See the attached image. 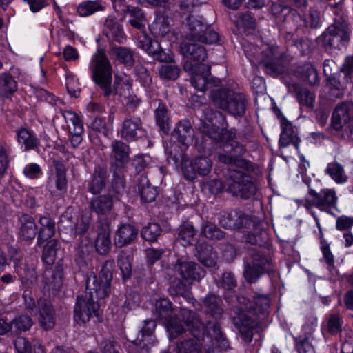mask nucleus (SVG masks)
Returning <instances> with one entry per match:
<instances>
[{
	"label": "nucleus",
	"mask_w": 353,
	"mask_h": 353,
	"mask_svg": "<svg viewBox=\"0 0 353 353\" xmlns=\"http://www.w3.org/2000/svg\"><path fill=\"white\" fill-rule=\"evenodd\" d=\"M40 228L38 233L37 244L41 245L48 241L55 234V222L49 216H42L39 219Z\"/></svg>",
	"instance_id": "nucleus-30"
},
{
	"label": "nucleus",
	"mask_w": 353,
	"mask_h": 353,
	"mask_svg": "<svg viewBox=\"0 0 353 353\" xmlns=\"http://www.w3.org/2000/svg\"><path fill=\"white\" fill-rule=\"evenodd\" d=\"M155 327L153 321H145V325L140 330L137 338L132 340L133 343L148 352L149 346L152 344V334Z\"/></svg>",
	"instance_id": "nucleus-26"
},
{
	"label": "nucleus",
	"mask_w": 353,
	"mask_h": 353,
	"mask_svg": "<svg viewBox=\"0 0 353 353\" xmlns=\"http://www.w3.org/2000/svg\"><path fill=\"white\" fill-rule=\"evenodd\" d=\"M90 215L83 214L81 219L71 209H68L61 216L59 223V230L71 236L83 234L89 229Z\"/></svg>",
	"instance_id": "nucleus-11"
},
{
	"label": "nucleus",
	"mask_w": 353,
	"mask_h": 353,
	"mask_svg": "<svg viewBox=\"0 0 353 353\" xmlns=\"http://www.w3.org/2000/svg\"><path fill=\"white\" fill-rule=\"evenodd\" d=\"M17 141L24 148V150H31L38 148L39 139L35 133L27 128H21L17 130Z\"/></svg>",
	"instance_id": "nucleus-29"
},
{
	"label": "nucleus",
	"mask_w": 353,
	"mask_h": 353,
	"mask_svg": "<svg viewBox=\"0 0 353 353\" xmlns=\"http://www.w3.org/2000/svg\"><path fill=\"white\" fill-rule=\"evenodd\" d=\"M125 16H129V23L134 28L142 30L145 28V18L141 10L137 7L128 6L124 10Z\"/></svg>",
	"instance_id": "nucleus-36"
},
{
	"label": "nucleus",
	"mask_w": 353,
	"mask_h": 353,
	"mask_svg": "<svg viewBox=\"0 0 353 353\" xmlns=\"http://www.w3.org/2000/svg\"><path fill=\"white\" fill-rule=\"evenodd\" d=\"M181 52L188 59L184 70L191 74V83L196 90L203 92L210 86L220 83L219 79L210 77V66L201 63L207 58L204 47L184 41L181 44Z\"/></svg>",
	"instance_id": "nucleus-2"
},
{
	"label": "nucleus",
	"mask_w": 353,
	"mask_h": 353,
	"mask_svg": "<svg viewBox=\"0 0 353 353\" xmlns=\"http://www.w3.org/2000/svg\"><path fill=\"white\" fill-rule=\"evenodd\" d=\"M137 186L143 201L148 203L154 201L157 192L154 187L151 186L146 176L141 174L139 176Z\"/></svg>",
	"instance_id": "nucleus-34"
},
{
	"label": "nucleus",
	"mask_w": 353,
	"mask_h": 353,
	"mask_svg": "<svg viewBox=\"0 0 353 353\" xmlns=\"http://www.w3.org/2000/svg\"><path fill=\"white\" fill-rule=\"evenodd\" d=\"M138 230L130 224H121L115 234V243L119 247L130 244L137 236Z\"/></svg>",
	"instance_id": "nucleus-24"
},
{
	"label": "nucleus",
	"mask_w": 353,
	"mask_h": 353,
	"mask_svg": "<svg viewBox=\"0 0 353 353\" xmlns=\"http://www.w3.org/2000/svg\"><path fill=\"white\" fill-rule=\"evenodd\" d=\"M283 52L275 44L265 45L259 59L267 73L277 75L282 72L279 61L283 58Z\"/></svg>",
	"instance_id": "nucleus-13"
},
{
	"label": "nucleus",
	"mask_w": 353,
	"mask_h": 353,
	"mask_svg": "<svg viewBox=\"0 0 353 353\" xmlns=\"http://www.w3.org/2000/svg\"><path fill=\"white\" fill-rule=\"evenodd\" d=\"M63 273L61 270H46L43 275V282L48 290H57L62 285Z\"/></svg>",
	"instance_id": "nucleus-39"
},
{
	"label": "nucleus",
	"mask_w": 353,
	"mask_h": 353,
	"mask_svg": "<svg viewBox=\"0 0 353 353\" xmlns=\"http://www.w3.org/2000/svg\"><path fill=\"white\" fill-rule=\"evenodd\" d=\"M272 262L263 254H257L254 256L252 265H248L244 270V276L250 282H255L265 272L272 270Z\"/></svg>",
	"instance_id": "nucleus-14"
},
{
	"label": "nucleus",
	"mask_w": 353,
	"mask_h": 353,
	"mask_svg": "<svg viewBox=\"0 0 353 353\" xmlns=\"http://www.w3.org/2000/svg\"><path fill=\"white\" fill-rule=\"evenodd\" d=\"M296 98L300 105L308 108H314L315 94L307 89H300L296 91Z\"/></svg>",
	"instance_id": "nucleus-49"
},
{
	"label": "nucleus",
	"mask_w": 353,
	"mask_h": 353,
	"mask_svg": "<svg viewBox=\"0 0 353 353\" xmlns=\"http://www.w3.org/2000/svg\"><path fill=\"white\" fill-rule=\"evenodd\" d=\"M294 76L303 82L315 85L319 82V77L315 68L310 63L299 66L294 71Z\"/></svg>",
	"instance_id": "nucleus-33"
},
{
	"label": "nucleus",
	"mask_w": 353,
	"mask_h": 353,
	"mask_svg": "<svg viewBox=\"0 0 353 353\" xmlns=\"http://www.w3.org/2000/svg\"><path fill=\"white\" fill-rule=\"evenodd\" d=\"M248 218L241 213L232 212L223 213L219 219L220 225L225 229H239L247 225Z\"/></svg>",
	"instance_id": "nucleus-21"
},
{
	"label": "nucleus",
	"mask_w": 353,
	"mask_h": 353,
	"mask_svg": "<svg viewBox=\"0 0 353 353\" xmlns=\"http://www.w3.org/2000/svg\"><path fill=\"white\" fill-rule=\"evenodd\" d=\"M59 243L56 239L49 240L44 246L42 259L45 263L52 265L54 263Z\"/></svg>",
	"instance_id": "nucleus-46"
},
{
	"label": "nucleus",
	"mask_w": 353,
	"mask_h": 353,
	"mask_svg": "<svg viewBox=\"0 0 353 353\" xmlns=\"http://www.w3.org/2000/svg\"><path fill=\"white\" fill-rule=\"evenodd\" d=\"M317 41L326 50H339L344 47L349 41V28L345 23H335L329 26L318 37Z\"/></svg>",
	"instance_id": "nucleus-9"
},
{
	"label": "nucleus",
	"mask_w": 353,
	"mask_h": 353,
	"mask_svg": "<svg viewBox=\"0 0 353 353\" xmlns=\"http://www.w3.org/2000/svg\"><path fill=\"white\" fill-rule=\"evenodd\" d=\"M185 37L190 41L209 44L219 41L217 32L210 25L193 17L188 19Z\"/></svg>",
	"instance_id": "nucleus-10"
},
{
	"label": "nucleus",
	"mask_w": 353,
	"mask_h": 353,
	"mask_svg": "<svg viewBox=\"0 0 353 353\" xmlns=\"http://www.w3.org/2000/svg\"><path fill=\"white\" fill-rule=\"evenodd\" d=\"M325 173L337 184H343L348 179L344 167L337 161L329 163L325 170Z\"/></svg>",
	"instance_id": "nucleus-37"
},
{
	"label": "nucleus",
	"mask_w": 353,
	"mask_h": 353,
	"mask_svg": "<svg viewBox=\"0 0 353 353\" xmlns=\"http://www.w3.org/2000/svg\"><path fill=\"white\" fill-rule=\"evenodd\" d=\"M172 136L185 147L193 140V129L189 121L182 120L175 127Z\"/></svg>",
	"instance_id": "nucleus-25"
},
{
	"label": "nucleus",
	"mask_w": 353,
	"mask_h": 353,
	"mask_svg": "<svg viewBox=\"0 0 353 353\" xmlns=\"http://www.w3.org/2000/svg\"><path fill=\"white\" fill-rule=\"evenodd\" d=\"M172 303L167 299L157 301L154 316L156 319L165 320L167 328L172 338H176L189 330L194 337H199L205 333V327L198 316L188 310L182 309L181 316L185 321L184 325L176 318H171Z\"/></svg>",
	"instance_id": "nucleus-3"
},
{
	"label": "nucleus",
	"mask_w": 353,
	"mask_h": 353,
	"mask_svg": "<svg viewBox=\"0 0 353 353\" xmlns=\"http://www.w3.org/2000/svg\"><path fill=\"white\" fill-rule=\"evenodd\" d=\"M13 262L14 263V270L15 272L19 276L22 283H25L27 281L29 278L34 279V272L33 270H30L29 268L26 269V268H22L21 266V261L18 259H14Z\"/></svg>",
	"instance_id": "nucleus-56"
},
{
	"label": "nucleus",
	"mask_w": 353,
	"mask_h": 353,
	"mask_svg": "<svg viewBox=\"0 0 353 353\" xmlns=\"http://www.w3.org/2000/svg\"><path fill=\"white\" fill-rule=\"evenodd\" d=\"M212 161L206 156H199L192 160H183L182 172L188 180H194L197 174L208 175L212 170Z\"/></svg>",
	"instance_id": "nucleus-12"
},
{
	"label": "nucleus",
	"mask_w": 353,
	"mask_h": 353,
	"mask_svg": "<svg viewBox=\"0 0 353 353\" xmlns=\"http://www.w3.org/2000/svg\"><path fill=\"white\" fill-rule=\"evenodd\" d=\"M37 228L34 220L27 214L19 219V236L23 241L32 240L37 234Z\"/></svg>",
	"instance_id": "nucleus-27"
},
{
	"label": "nucleus",
	"mask_w": 353,
	"mask_h": 353,
	"mask_svg": "<svg viewBox=\"0 0 353 353\" xmlns=\"http://www.w3.org/2000/svg\"><path fill=\"white\" fill-rule=\"evenodd\" d=\"M238 301L242 306L237 310L236 316L234 317V323L241 332L251 337L250 329L253 327V321L245 312L250 313V308L252 307L253 303H251L244 296H239Z\"/></svg>",
	"instance_id": "nucleus-15"
},
{
	"label": "nucleus",
	"mask_w": 353,
	"mask_h": 353,
	"mask_svg": "<svg viewBox=\"0 0 353 353\" xmlns=\"http://www.w3.org/2000/svg\"><path fill=\"white\" fill-rule=\"evenodd\" d=\"M54 165L55 171L49 176L48 187L52 192H65L68 182L65 165L59 161H54Z\"/></svg>",
	"instance_id": "nucleus-18"
},
{
	"label": "nucleus",
	"mask_w": 353,
	"mask_h": 353,
	"mask_svg": "<svg viewBox=\"0 0 353 353\" xmlns=\"http://www.w3.org/2000/svg\"><path fill=\"white\" fill-rule=\"evenodd\" d=\"M296 348L299 353H314L308 336H300L296 339Z\"/></svg>",
	"instance_id": "nucleus-59"
},
{
	"label": "nucleus",
	"mask_w": 353,
	"mask_h": 353,
	"mask_svg": "<svg viewBox=\"0 0 353 353\" xmlns=\"http://www.w3.org/2000/svg\"><path fill=\"white\" fill-rule=\"evenodd\" d=\"M201 233L205 237L219 240L224 237V232L213 223H205L202 225Z\"/></svg>",
	"instance_id": "nucleus-47"
},
{
	"label": "nucleus",
	"mask_w": 353,
	"mask_h": 353,
	"mask_svg": "<svg viewBox=\"0 0 353 353\" xmlns=\"http://www.w3.org/2000/svg\"><path fill=\"white\" fill-rule=\"evenodd\" d=\"M110 53L114 59L127 66H132L134 62V54L130 48L115 46L112 48Z\"/></svg>",
	"instance_id": "nucleus-38"
},
{
	"label": "nucleus",
	"mask_w": 353,
	"mask_h": 353,
	"mask_svg": "<svg viewBox=\"0 0 353 353\" xmlns=\"http://www.w3.org/2000/svg\"><path fill=\"white\" fill-rule=\"evenodd\" d=\"M352 123H353L352 105L347 103H342L336 105L332 114L333 128L343 132Z\"/></svg>",
	"instance_id": "nucleus-16"
},
{
	"label": "nucleus",
	"mask_w": 353,
	"mask_h": 353,
	"mask_svg": "<svg viewBox=\"0 0 353 353\" xmlns=\"http://www.w3.org/2000/svg\"><path fill=\"white\" fill-rule=\"evenodd\" d=\"M112 155L116 161L125 164L129 161V146L121 141H114L112 143Z\"/></svg>",
	"instance_id": "nucleus-40"
},
{
	"label": "nucleus",
	"mask_w": 353,
	"mask_h": 353,
	"mask_svg": "<svg viewBox=\"0 0 353 353\" xmlns=\"http://www.w3.org/2000/svg\"><path fill=\"white\" fill-rule=\"evenodd\" d=\"M90 207L99 216H107L112 210L113 201L109 195H101L91 199Z\"/></svg>",
	"instance_id": "nucleus-28"
},
{
	"label": "nucleus",
	"mask_w": 353,
	"mask_h": 353,
	"mask_svg": "<svg viewBox=\"0 0 353 353\" xmlns=\"http://www.w3.org/2000/svg\"><path fill=\"white\" fill-rule=\"evenodd\" d=\"M177 353H201L196 341L194 339L185 340L177 345Z\"/></svg>",
	"instance_id": "nucleus-54"
},
{
	"label": "nucleus",
	"mask_w": 353,
	"mask_h": 353,
	"mask_svg": "<svg viewBox=\"0 0 353 353\" xmlns=\"http://www.w3.org/2000/svg\"><path fill=\"white\" fill-rule=\"evenodd\" d=\"M156 121L157 125L163 132H168L169 125L167 110L165 106L163 104H159L156 110Z\"/></svg>",
	"instance_id": "nucleus-53"
},
{
	"label": "nucleus",
	"mask_w": 353,
	"mask_h": 353,
	"mask_svg": "<svg viewBox=\"0 0 353 353\" xmlns=\"http://www.w3.org/2000/svg\"><path fill=\"white\" fill-rule=\"evenodd\" d=\"M161 229L157 223H149L141 231V236L148 241H155L161 234Z\"/></svg>",
	"instance_id": "nucleus-51"
},
{
	"label": "nucleus",
	"mask_w": 353,
	"mask_h": 353,
	"mask_svg": "<svg viewBox=\"0 0 353 353\" xmlns=\"http://www.w3.org/2000/svg\"><path fill=\"white\" fill-rule=\"evenodd\" d=\"M17 89V83L14 78L8 73L0 74V95L9 97Z\"/></svg>",
	"instance_id": "nucleus-42"
},
{
	"label": "nucleus",
	"mask_w": 353,
	"mask_h": 353,
	"mask_svg": "<svg viewBox=\"0 0 353 353\" xmlns=\"http://www.w3.org/2000/svg\"><path fill=\"white\" fill-rule=\"evenodd\" d=\"M157 43V41H152V39L145 33H141L138 37V47L145 50L148 54L154 52L152 50L156 46L155 43Z\"/></svg>",
	"instance_id": "nucleus-57"
},
{
	"label": "nucleus",
	"mask_w": 353,
	"mask_h": 353,
	"mask_svg": "<svg viewBox=\"0 0 353 353\" xmlns=\"http://www.w3.org/2000/svg\"><path fill=\"white\" fill-rule=\"evenodd\" d=\"M218 161L225 164L234 165L238 169L251 172L254 170L252 164L245 159L234 158L230 150H227L225 153H219Z\"/></svg>",
	"instance_id": "nucleus-32"
},
{
	"label": "nucleus",
	"mask_w": 353,
	"mask_h": 353,
	"mask_svg": "<svg viewBox=\"0 0 353 353\" xmlns=\"http://www.w3.org/2000/svg\"><path fill=\"white\" fill-rule=\"evenodd\" d=\"M117 263L124 279L130 276L132 273V265L129 254L122 251L118 256Z\"/></svg>",
	"instance_id": "nucleus-48"
},
{
	"label": "nucleus",
	"mask_w": 353,
	"mask_h": 353,
	"mask_svg": "<svg viewBox=\"0 0 353 353\" xmlns=\"http://www.w3.org/2000/svg\"><path fill=\"white\" fill-rule=\"evenodd\" d=\"M150 29L152 34L156 37L161 38L167 37L169 40L174 37V34L171 31L170 19L163 14L157 16L154 21L150 26Z\"/></svg>",
	"instance_id": "nucleus-23"
},
{
	"label": "nucleus",
	"mask_w": 353,
	"mask_h": 353,
	"mask_svg": "<svg viewBox=\"0 0 353 353\" xmlns=\"http://www.w3.org/2000/svg\"><path fill=\"white\" fill-rule=\"evenodd\" d=\"M174 268L181 277L188 282L199 281L205 276V271L193 261H178Z\"/></svg>",
	"instance_id": "nucleus-20"
},
{
	"label": "nucleus",
	"mask_w": 353,
	"mask_h": 353,
	"mask_svg": "<svg viewBox=\"0 0 353 353\" xmlns=\"http://www.w3.org/2000/svg\"><path fill=\"white\" fill-rule=\"evenodd\" d=\"M108 171L105 168L98 167L93 173L92 180L88 184V190L93 194H100L105 186Z\"/></svg>",
	"instance_id": "nucleus-31"
},
{
	"label": "nucleus",
	"mask_w": 353,
	"mask_h": 353,
	"mask_svg": "<svg viewBox=\"0 0 353 353\" xmlns=\"http://www.w3.org/2000/svg\"><path fill=\"white\" fill-rule=\"evenodd\" d=\"M14 347L18 353H32V347L24 337H18L14 341Z\"/></svg>",
	"instance_id": "nucleus-64"
},
{
	"label": "nucleus",
	"mask_w": 353,
	"mask_h": 353,
	"mask_svg": "<svg viewBox=\"0 0 353 353\" xmlns=\"http://www.w3.org/2000/svg\"><path fill=\"white\" fill-rule=\"evenodd\" d=\"M25 176L31 179L39 178L42 174V170L39 165L35 163L27 164L23 169Z\"/></svg>",
	"instance_id": "nucleus-61"
},
{
	"label": "nucleus",
	"mask_w": 353,
	"mask_h": 353,
	"mask_svg": "<svg viewBox=\"0 0 353 353\" xmlns=\"http://www.w3.org/2000/svg\"><path fill=\"white\" fill-rule=\"evenodd\" d=\"M156 46L154 47V52H151L150 55H152L154 59L157 60L160 62H172L174 61V54L169 49H163L159 42L155 43Z\"/></svg>",
	"instance_id": "nucleus-50"
},
{
	"label": "nucleus",
	"mask_w": 353,
	"mask_h": 353,
	"mask_svg": "<svg viewBox=\"0 0 353 353\" xmlns=\"http://www.w3.org/2000/svg\"><path fill=\"white\" fill-rule=\"evenodd\" d=\"M220 302L219 297L210 294L206 296L204 301L205 306L207 309V311L212 314H215L217 313V310H219V304Z\"/></svg>",
	"instance_id": "nucleus-62"
},
{
	"label": "nucleus",
	"mask_w": 353,
	"mask_h": 353,
	"mask_svg": "<svg viewBox=\"0 0 353 353\" xmlns=\"http://www.w3.org/2000/svg\"><path fill=\"white\" fill-rule=\"evenodd\" d=\"M248 172L243 170H231L227 180V191L233 196L249 199L256 192V188Z\"/></svg>",
	"instance_id": "nucleus-8"
},
{
	"label": "nucleus",
	"mask_w": 353,
	"mask_h": 353,
	"mask_svg": "<svg viewBox=\"0 0 353 353\" xmlns=\"http://www.w3.org/2000/svg\"><path fill=\"white\" fill-rule=\"evenodd\" d=\"M89 68L92 81L103 90L105 96H109L112 92V67L103 49H98L92 55Z\"/></svg>",
	"instance_id": "nucleus-4"
},
{
	"label": "nucleus",
	"mask_w": 353,
	"mask_h": 353,
	"mask_svg": "<svg viewBox=\"0 0 353 353\" xmlns=\"http://www.w3.org/2000/svg\"><path fill=\"white\" fill-rule=\"evenodd\" d=\"M66 88L70 96L79 97L81 89L78 81L72 76H68L66 79Z\"/></svg>",
	"instance_id": "nucleus-63"
},
{
	"label": "nucleus",
	"mask_w": 353,
	"mask_h": 353,
	"mask_svg": "<svg viewBox=\"0 0 353 353\" xmlns=\"http://www.w3.org/2000/svg\"><path fill=\"white\" fill-rule=\"evenodd\" d=\"M179 68L174 65H163L159 68V74L161 79L174 80L179 76Z\"/></svg>",
	"instance_id": "nucleus-52"
},
{
	"label": "nucleus",
	"mask_w": 353,
	"mask_h": 353,
	"mask_svg": "<svg viewBox=\"0 0 353 353\" xmlns=\"http://www.w3.org/2000/svg\"><path fill=\"white\" fill-rule=\"evenodd\" d=\"M37 305L40 326L46 330L52 329L56 323V313L50 301L41 299L38 300Z\"/></svg>",
	"instance_id": "nucleus-19"
},
{
	"label": "nucleus",
	"mask_w": 353,
	"mask_h": 353,
	"mask_svg": "<svg viewBox=\"0 0 353 353\" xmlns=\"http://www.w3.org/2000/svg\"><path fill=\"white\" fill-rule=\"evenodd\" d=\"M299 207L305 208L307 211H314L316 208L321 212L332 214L337 208L338 196L336 191L332 188H324L317 192L310 189L307 196L296 201Z\"/></svg>",
	"instance_id": "nucleus-5"
},
{
	"label": "nucleus",
	"mask_w": 353,
	"mask_h": 353,
	"mask_svg": "<svg viewBox=\"0 0 353 353\" xmlns=\"http://www.w3.org/2000/svg\"><path fill=\"white\" fill-rule=\"evenodd\" d=\"M270 299L268 296L258 295L254 298L252 307L250 313L253 315L264 314L270 307Z\"/></svg>",
	"instance_id": "nucleus-43"
},
{
	"label": "nucleus",
	"mask_w": 353,
	"mask_h": 353,
	"mask_svg": "<svg viewBox=\"0 0 353 353\" xmlns=\"http://www.w3.org/2000/svg\"><path fill=\"white\" fill-rule=\"evenodd\" d=\"M195 230L191 224L186 223L180 226L178 241L183 246L192 245L194 241Z\"/></svg>",
	"instance_id": "nucleus-44"
},
{
	"label": "nucleus",
	"mask_w": 353,
	"mask_h": 353,
	"mask_svg": "<svg viewBox=\"0 0 353 353\" xmlns=\"http://www.w3.org/2000/svg\"><path fill=\"white\" fill-rule=\"evenodd\" d=\"M202 110L203 117L201 119V125L199 127L201 133L208 136L216 143H228L235 137L234 131L228 130L223 126L221 128L216 126L215 120L223 119L221 112L213 111L206 106H204Z\"/></svg>",
	"instance_id": "nucleus-6"
},
{
	"label": "nucleus",
	"mask_w": 353,
	"mask_h": 353,
	"mask_svg": "<svg viewBox=\"0 0 353 353\" xmlns=\"http://www.w3.org/2000/svg\"><path fill=\"white\" fill-rule=\"evenodd\" d=\"M112 245L110 239V228L108 222L101 224L97 237L95 241V248L100 254H106L110 250Z\"/></svg>",
	"instance_id": "nucleus-22"
},
{
	"label": "nucleus",
	"mask_w": 353,
	"mask_h": 353,
	"mask_svg": "<svg viewBox=\"0 0 353 353\" xmlns=\"http://www.w3.org/2000/svg\"><path fill=\"white\" fill-rule=\"evenodd\" d=\"M299 139L295 134L292 125L290 123L282 124V132L279 139V145L285 148L290 144L293 145L298 151L299 148Z\"/></svg>",
	"instance_id": "nucleus-35"
},
{
	"label": "nucleus",
	"mask_w": 353,
	"mask_h": 353,
	"mask_svg": "<svg viewBox=\"0 0 353 353\" xmlns=\"http://www.w3.org/2000/svg\"><path fill=\"white\" fill-rule=\"evenodd\" d=\"M33 322L28 315H19L12 321V333L19 334L26 332L32 327Z\"/></svg>",
	"instance_id": "nucleus-45"
},
{
	"label": "nucleus",
	"mask_w": 353,
	"mask_h": 353,
	"mask_svg": "<svg viewBox=\"0 0 353 353\" xmlns=\"http://www.w3.org/2000/svg\"><path fill=\"white\" fill-rule=\"evenodd\" d=\"M143 123L140 118L131 117L123 120L120 134L127 141H133L143 134Z\"/></svg>",
	"instance_id": "nucleus-17"
},
{
	"label": "nucleus",
	"mask_w": 353,
	"mask_h": 353,
	"mask_svg": "<svg viewBox=\"0 0 353 353\" xmlns=\"http://www.w3.org/2000/svg\"><path fill=\"white\" fill-rule=\"evenodd\" d=\"M104 8L101 0H86L79 5L77 11L81 17H88L97 12L103 11Z\"/></svg>",
	"instance_id": "nucleus-41"
},
{
	"label": "nucleus",
	"mask_w": 353,
	"mask_h": 353,
	"mask_svg": "<svg viewBox=\"0 0 353 353\" xmlns=\"http://www.w3.org/2000/svg\"><path fill=\"white\" fill-rule=\"evenodd\" d=\"M134 72L139 81L144 86L148 85L151 83V75L144 66L141 65H136Z\"/></svg>",
	"instance_id": "nucleus-60"
},
{
	"label": "nucleus",
	"mask_w": 353,
	"mask_h": 353,
	"mask_svg": "<svg viewBox=\"0 0 353 353\" xmlns=\"http://www.w3.org/2000/svg\"><path fill=\"white\" fill-rule=\"evenodd\" d=\"M113 267V261H106L99 276L92 272L88 275L85 293L77 297L74 309V319L77 323H85L92 315H99V305L94 300L109 295Z\"/></svg>",
	"instance_id": "nucleus-1"
},
{
	"label": "nucleus",
	"mask_w": 353,
	"mask_h": 353,
	"mask_svg": "<svg viewBox=\"0 0 353 353\" xmlns=\"http://www.w3.org/2000/svg\"><path fill=\"white\" fill-rule=\"evenodd\" d=\"M104 25L109 30L110 33L114 36L118 41L123 37L124 34L122 26L117 23L114 18L108 17L105 20Z\"/></svg>",
	"instance_id": "nucleus-55"
},
{
	"label": "nucleus",
	"mask_w": 353,
	"mask_h": 353,
	"mask_svg": "<svg viewBox=\"0 0 353 353\" xmlns=\"http://www.w3.org/2000/svg\"><path fill=\"white\" fill-rule=\"evenodd\" d=\"M199 261L206 267L214 268L216 265V255L212 252L211 249H206V252H199Z\"/></svg>",
	"instance_id": "nucleus-58"
},
{
	"label": "nucleus",
	"mask_w": 353,
	"mask_h": 353,
	"mask_svg": "<svg viewBox=\"0 0 353 353\" xmlns=\"http://www.w3.org/2000/svg\"><path fill=\"white\" fill-rule=\"evenodd\" d=\"M214 105L234 116L243 115L246 109V99L241 93L229 90H214L210 92Z\"/></svg>",
	"instance_id": "nucleus-7"
}]
</instances>
